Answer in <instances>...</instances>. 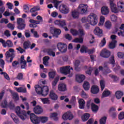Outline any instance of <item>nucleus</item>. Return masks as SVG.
<instances>
[{
  "label": "nucleus",
  "instance_id": "f257e3e1",
  "mask_svg": "<svg viewBox=\"0 0 124 124\" xmlns=\"http://www.w3.org/2000/svg\"><path fill=\"white\" fill-rule=\"evenodd\" d=\"M87 10L88 9L86 6L83 4H81L79 5L77 11L75 10L74 11L72 12V16L73 19H78L80 14H85Z\"/></svg>",
  "mask_w": 124,
  "mask_h": 124
},
{
  "label": "nucleus",
  "instance_id": "f03ea898",
  "mask_svg": "<svg viewBox=\"0 0 124 124\" xmlns=\"http://www.w3.org/2000/svg\"><path fill=\"white\" fill-rule=\"evenodd\" d=\"M15 112L16 115L22 121H25V120L27 119V116H28V115H30V116H31V111H28L27 113V111L21 110L20 107H16Z\"/></svg>",
  "mask_w": 124,
  "mask_h": 124
},
{
  "label": "nucleus",
  "instance_id": "7ed1b4c3",
  "mask_svg": "<svg viewBox=\"0 0 124 124\" xmlns=\"http://www.w3.org/2000/svg\"><path fill=\"white\" fill-rule=\"evenodd\" d=\"M35 90L38 94L42 96H47L49 93V87L47 86L41 87V86L38 85L37 87L35 88Z\"/></svg>",
  "mask_w": 124,
  "mask_h": 124
},
{
  "label": "nucleus",
  "instance_id": "20e7f679",
  "mask_svg": "<svg viewBox=\"0 0 124 124\" xmlns=\"http://www.w3.org/2000/svg\"><path fill=\"white\" fill-rule=\"evenodd\" d=\"M96 15L95 14H91L87 17L88 24H90L91 26H95L97 24V18H96Z\"/></svg>",
  "mask_w": 124,
  "mask_h": 124
},
{
  "label": "nucleus",
  "instance_id": "39448f33",
  "mask_svg": "<svg viewBox=\"0 0 124 124\" xmlns=\"http://www.w3.org/2000/svg\"><path fill=\"white\" fill-rule=\"evenodd\" d=\"M14 49L10 48L9 51H6L5 53V57L7 60H8L9 58H11L10 61H8V62H12L13 61V59L15 58V54H14Z\"/></svg>",
  "mask_w": 124,
  "mask_h": 124
},
{
  "label": "nucleus",
  "instance_id": "423d86ee",
  "mask_svg": "<svg viewBox=\"0 0 124 124\" xmlns=\"http://www.w3.org/2000/svg\"><path fill=\"white\" fill-rule=\"evenodd\" d=\"M57 46L58 50L61 53H65L67 51V46L64 43H58Z\"/></svg>",
  "mask_w": 124,
  "mask_h": 124
},
{
  "label": "nucleus",
  "instance_id": "0eeeda50",
  "mask_svg": "<svg viewBox=\"0 0 124 124\" xmlns=\"http://www.w3.org/2000/svg\"><path fill=\"white\" fill-rule=\"evenodd\" d=\"M17 29L20 31H23L25 30V28H26V24H25V20L22 18H18L17 19Z\"/></svg>",
  "mask_w": 124,
  "mask_h": 124
},
{
  "label": "nucleus",
  "instance_id": "6e6552de",
  "mask_svg": "<svg viewBox=\"0 0 124 124\" xmlns=\"http://www.w3.org/2000/svg\"><path fill=\"white\" fill-rule=\"evenodd\" d=\"M50 31L51 34L53 35V36L56 38H58L59 37V35H60L62 32L60 29L54 28V27H51L50 28Z\"/></svg>",
  "mask_w": 124,
  "mask_h": 124
},
{
  "label": "nucleus",
  "instance_id": "1a4fd4ad",
  "mask_svg": "<svg viewBox=\"0 0 124 124\" xmlns=\"http://www.w3.org/2000/svg\"><path fill=\"white\" fill-rule=\"evenodd\" d=\"M98 68L99 70L103 71V73L104 74V75H107V74L111 73V70H110L107 65H104V67L102 66H99Z\"/></svg>",
  "mask_w": 124,
  "mask_h": 124
},
{
  "label": "nucleus",
  "instance_id": "9d476101",
  "mask_svg": "<svg viewBox=\"0 0 124 124\" xmlns=\"http://www.w3.org/2000/svg\"><path fill=\"white\" fill-rule=\"evenodd\" d=\"M69 65L66 66H63L60 68V72L62 74H64V75H67L70 74V69H69Z\"/></svg>",
  "mask_w": 124,
  "mask_h": 124
},
{
  "label": "nucleus",
  "instance_id": "9b49d317",
  "mask_svg": "<svg viewBox=\"0 0 124 124\" xmlns=\"http://www.w3.org/2000/svg\"><path fill=\"white\" fill-rule=\"evenodd\" d=\"M74 117L73 114H72L71 112H67L62 115V118L63 120H64V121H67V120H69V121H71V120L73 119Z\"/></svg>",
  "mask_w": 124,
  "mask_h": 124
},
{
  "label": "nucleus",
  "instance_id": "f8f14e48",
  "mask_svg": "<svg viewBox=\"0 0 124 124\" xmlns=\"http://www.w3.org/2000/svg\"><path fill=\"white\" fill-rule=\"evenodd\" d=\"M30 119L31 123H32V124H40L39 117L36 116V115H35V114H34V113H31V114L30 115Z\"/></svg>",
  "mask_w": 124,
  "mask_h": 124
},
{
  "label": "nucleus",
  "instance_id": "ddd939ff",
  "mask_svg": "<svg viewBox=\"0 0 124 124\" xmlns=\"http://www.w3.org/2000/svg\"><path fill=\"white\" fill-rule=\"evenodd\" d=\"M108 114L109 116L112 119H116L117 118V113H116V108L112 107L109 108L108 110Z\"/></svg>",
  "mask_w": 124,
  "mask_h": 124
},
{
  "label": "nucleus",
  "instance_id": "4468645a",
  "mask_svg": "<svg viewBox=\"0 0 124 124\" xmlns=\"http://www.w3.org/2000/svg\"><path fill=\"white\" fill-rule=\"evenodd\" d=\"M59 10L62 14H67L69 12V9L64 4L60 6Z\"/></svg>",
  "mask_w": 124,
  "mask_h": 124
},
{
  "label": "nucleus",
  "instance_id": "2eb2a0df",
  "mask_svg": "<svg viewBox=\"0 0 124 124\" xmlns=\"http://www.w3.org/2000/svg\"><path fill=\"white\" fill-rule=\"evenodd\" d=\"M111 55V52L109 50L105 49H103L100 53L101 57L106 59L109 58Z\"/></svg>",
  "mask_w": 124,
  "mask_h": 124
},
{
  "label": "nucleus",
  "instance_id": "dca6fc26",
  "mask_svg": "<svg viewBox=\"0 0 124 124\" xmlns=\"http://www.w3.org/2000/svg\"><path fill=\"white\" fill-rule=\"evenodd\" d=\"M109 4L112 12H113V13H118L119 12V10L117 8V5L114 3L113 0H110Z\"/></svg>",
  "mask_w": 124,
  "mask_h": 124
},
{
  "label": "nucleus",
  "instance_id": "f3484780",
  "mask_svg": "<svg viewBox=\"0 0 124 124\" xmlns=\"http://www.w3.org/2000/svg\"><path fill=\"white\" fill-rule=\"evenodd\" d=\"M55 25H57L60 28H63L66 25L65 20H56L54 21Z\"/></svg>",
  "mask_w": 124,
  "mask_h": 124
},
{
  "label": "nucleus",
  "instance_id": "a211bd4d",
  "mask_svg": "<svg viewBox=\"0 0 124 124\" xmlns=\"http://www.w3.org/2000/svg\"><path fill=\"white\" fill-rule=\"evenodd\" d=\"M33 111L35 114L36 115H39L43 112V109L41 107V106L39 105H37L33 108Z\"/></svg>",
  "mask_w": 124,
  "mask_h": 124
},
{
  "label": "nucleus",
  "instance_id": "6ab92c4d",
  "mask_svg": "<svg viewBox=\"0 0 124 124\" xmlns=\"http://www.w3.org/2000/svg\"><path fill=\"white\" fill-rule=\"evenodd\" d=\"M91 93L93 94H97L99 93V87L97 85H93L91 88Z\"/></svg>",
  "mask_w": 124,
  "mask_h": 124
},
{
  "label": "nucleus",
  "instance_id": "aec40b11",
  "mask_svg": "<svg viewBox=\"0 0 124 124\" xmlns=\"http://www.w3.org/2000/svg\"><path fill=\"white\" fill-rule=\"evenodd\" d=\"M94 33L99 37H101V36L103 35L102 30L100 29L99 27H96L95 28L94 30Z\"/></svg>",
  "mask_w": 124,
  "mask_h": 124
},
{
  "label": "nucleus",
  "instance_id": "412c9836",
  "mask_svg": "<svg viewBox=\"0 0 124 124\" xmlns=\"http://www.w3.org/2000/svg\"><path fill=\"white\" fill-rule=\"evenodd\" d=\"M86 79V76L84 75H77L76 76V80L78 83H82Z\"/></svg>",
  "mask_w": 124,
  "mask_h": 124
},
{
  "label": "nucleus",
  "instance_id": "4be33fe9",
  "mask_svg": "<svg viewBox=\"0 0 124 124\" xmlns=\"http://www.w3.org/2000/svg\"><path fill=\"white\" fill-rule=\"evenodd\" d=\"M117 7L120 12H124V3L123 1H119L117 2Z\"/></svg>",
  "mask_w": 124,
  "mask_h": 124
},
{
  "label": "nucleus",
  "instance_id": "5701e85b",
  "mask_svg": "<svg viewBox=\"0 0 124 124\" xmlns=\"http://www.w3.org/2000/svg\"><path fill=\"white\" fill-rule=\"evenodd\" d=\"M102 15H108L109 14V8L107 6H103L101 9Z\"/></svg>",
  "mask_w": 124,
  "mask_h": 124
},
{
  "label": "nucleus",
  "instance_id": "b1692460",
  "mask_svg": "<svg viewBox=\"0 0 124 124\" xmlns=\"http://www.w3.org/2000/svg\"><path fill=\"white\" fill-rule=\"evenodd\" d=\"M49 97L52 99V100H58V98H59V96L55 93L54 91L51 90L49 93Z\"/></svg>",
  "mask_w": 124,
  "mask_h": 124
},
{
  "label": "nucleus",
  "instance_id": "393cba45",
  "mask_svg": "<svg viewBox=\"0 0 124 124\" xmlns=\"http://www.w3.org/2000/svg\"><path fill=\"white\" fill-rule=\"evenodd\" d=\"M81 63V62L79 60H76L74 63V68L76 71H80V68L79 67V65H80Z\"/></svg>",
  "mask_w": 124,
  "mask_h": 124
},
{
  "label": "nucleus",
  "instance_id": "a878e982",
  "mask_svg": "<svg viewBox=\"0 0 124 124\" xmlns=\"http://www.w3.org/2000/svg\"><path fill=\"white\" fill-rule=\"evenodd\" d=\"M58 90L59 92H65L66 91V85L63 83L60 84L58 85Z\"/></svg>",
  "mask_w": 124,
  "mask_h": 124
},
{
  "label": "nucleus",
  "instance_id": "bb28decb",
  "mask_svg": "<svg viewBox=\"0 0 124 124\" xmlns=\"http://www.w3.org/2000/svg\"><path fill=\"white\" fill-rule=\"evenodd\" d=\"M78 103L79 109H84L85 104H86V102L85 100H84L83 99H80L78 100Z\"/></svg>",
  "mask_w": 124,
  "mask_h": 124
},
{
  "label": "nucleus",
  "instance_id": "cd10ccee",
  "mask_svg": "<svg viewBox=\"0 0 124 124\" xmlns=\"http://www.w3.org/2000/svg\"><path fill=\"white\" fill-rule=\"evenodd\" d=\"M91 117V114L90 113H84L82 116H81V120L83 122H87Z\"/></svg>",
  "mask_w": 124,
  "mask_h": 124
},
{
  "label": "nucleus",
  "instance_id": "c85d7f7f",
  "mask_svg": "<svg viewBox=\"0 0 124 124\" xmlns=\"http://www.w3.org/2000/svg\"><path fill=\"white\" fill-rule=\"evenodd\" d=\"M31 45V43L30 41H25L23 43V48L25 50L30 49Z\"/></svg>",
  "mask_w": 124,
  "mask_h": 124
},
{
  "label": "nucleus",
  "instance_id": "c756f323",
  "mask_svg": "<svg viewBox=\"0 0 124 124\" xmlns=\"http://www.w3.org/2000/svg\"><path fill=\"white\" fill-rule=\"evenodd\" d=\"M11 117L13 119L15 124H19L20 121L19 120V118H18V117H17L16 115H15L14 113H11Z\"/></svg>",
  "mask_w": 124,
  "mask_h": 124
},
{
  "label": "nucleus",
  "instance_id": "7c9ffc66",
  "mask_svg": "<svg viewBox=\"0 0 124 124\" xmlns=\"http://www.w3.org/2000/svg\"><path fill=\"white\" fill-rule=\"evenodd\" d=\"M10 93H12V96L13 97V99L17 101V100H19V95H18V93L15 92H12V91H10Z\"/></svg>",
  "mask_w": 124,
  "mask_h": 124
},
{
  "label": "nucleus",
  "instance_id": "2f4dec72",
  "mask_svg": "<svg viewBox=\"0 0 124 124\" xmlns=\"http://www.w3.org/2000/svg\"><path fill=\"white\" fill-rule=\"evenodd\" d=\"M54 48H47L46 52L49 56H52V57H56V54L54 52Z\"/></svg>",
  "mask_w": 124,
  "mask_h": 124
},
{
  "label": "nucleus",
  "instance_id": "473e14b6",
  "mask_svg": "<svg viewBox=\"0 0 124 124\" xmlns=\"http://www.w3.org/2000/svg\"><path fill=\"white\" fill-rule=\"evenodd\" d=\"M98 106L95 104H94L93 103H91V109L93 111V112H94V113H96L97 111H98Z\"/></svg>",
  "mask_w": 124,
  "mask_h": 124
},
{
  "label": "nucleus",
  "instance_id": "72a5a7b5",
  "mask_svg": "<svg viewBox=\"0 0 124 124\" xmlns=\"http://www.w3.org/2000/svg\"><path fill=\"white\" fill-rule=\"evenodd\" d=\"M73 42L75 43H83L84 42V38L82 36H79V38L74 39Z\"/></svg>",
  "mask_w": 124,
  "mask_h": 124
},
{
  "label": "nucleus",
  "instance_id": "f704fd0d",
  "mask_svg": "<svg viewBox=\"0 0 124 124\" xmlns=\"http://www.w3.org/2000/svg\"><path fill=\"white\" fill-rule=\"evenodd\" d=\"M110 94H111V92L110 91L105 90L102 94V98H104V97H107L109 96Z\"/></svg>",
  "mask_w": 124,
  "mask_h": 124
},
{
  "label": "nucleus",
  "instance_id": "c9c22d12",
  "mask_svg": "<svg viewBox=\"0 0 124 124\" xmlns=\"http://www.w3.org/2000/svg\"><path fill=\"white\" fill-rule=\"evenodd\" d=\"M116 44H117V40L112 41V42L109 43L108 45L109 48L114 49V48H116Z\"/></svg>",
  "mask_w": 124,
  "mask_h": 124
},
{
  "label": "nucleus",
  "instance_id": "e433bc0d",
  "mask_svg": "<svg viewBox=\"0 0 124 124\" xmlns=\"http://www.w3.org/2000/svg\"><path fill=\"white\" fill-rule=\"evenodd\" d=\"M16 91L18 93H27V88L20 87L16 89Z\"/></svg>",
  "mask_w": 124,
  "mask_h": 124
},
{
  "label": "nucleus",
  "instance_id": "4c0bfd02",
  "mask_svg": "<svg viewBox=\"0 0 124 124\" xmlns=\"http://www.w3.org/2000/svg\"><path fill=\"white\" fill-rule=\"evenodd\" d=\"M70 32L74 36H77V35H79V31L78 30L77 31L76 29H71L70 30Z\"/></svg>",
  "mask_w": 124,
  "mask_h": 124
},
{
  "label": "nucleus",
  "instance_id": "58836bf2",
  "mask_svg": "<svg viewBox=\"0 0 124 124\" xmlns=\"http://www.w3.org/2000/svg\"><path fill=\"white\" fill-rule=\"evenodd\" d=\"M83 87L85 91H89L90 90V83L88 81H85Z\"/></svg>",
  "mask_w": 124,
  "mask_h": 124
},
{
  "label": "nucleus",
  "instance_id": "ea45409f",
  "mask_svg": "<svg viewBox=\"0 0 124 124\" xmlns=\"http://www.w3.org/2000/svg\"><path fill=\"white\" fill-rule=\"evenodd\" d=\"M115 95L117 99H121L122 98V96L124 95V93L121 91H117L115 93Z\"/></svg>",
  "mask_w": 124,
  "mask_h": 124
},
{
  "label": "nucleus",
  "instance_id": "a19ab883",
  "mask_svg": "<svg viewBox=\"0 0 124 124\" xmlns=\"http://www.w3.org/2000/svg\"><path fill=\"white\" fill-rule=\"evenodd\" d=\"M48 121V117L45 116H40L39 117V122H42V124H45Z\"/></svg>",
  "mask_w": 124,
  "mask_h": 124
},
{
  "label": "nucleus",
  "instance_id": "79ce46f5",
  "mask_svg": "<svg viewBox=\"0 0 124 124\" xmlns=\"http://www.w3.org/2000/svg\"><path fill=\"white\" fill-rule=\"evenodd\" d=\"M59 80H60V77H56L54 78V80L51 83L52 87H56Z\"/></svg>",
  "mask_w": 124,
  "mask_h": 124
},
{
  "label": "nucleus",
  "instance_id": "37998d69",
  "mask_svg": "<svg viewBox=\"0 0 124 124\" xmlns=\"http://www.w3.org/2000/svg\"><path fill=\"white\" fill-rule=\"evenodd\" d=\"M39 10H40V7H39V6H36L31 9L30 12L33 13L35 12V11H38Z\"/></svg>",
  "mask_w": 124,
  "mask_h": 124
},
{
  "label": "nucleus",
  "instance_id": "c03bdc74",
  "mask_svg": "<svg viewBox=\"0 0 124 124\" xmlns=\"http://www.w3.org/2000/svg\"><path fill=\"white\" fill-rule=\"evenodd\" d=\"M1 108H7L8 106V103L6 100H4L0 104Z\"/></svg>",
  "mask_w": 124,
  "mask_h": 124
},
{
  "label": "nucleus",
  "instance_id": "a18cd8bd",
  "mask_svg": "<svg viewBox=\"0 0 124 124\" xmlns=\"http://www.w3.org/2000/svg\"><path fill=\"white\" fill-rule=\"evenodd\" d=\"M78 35L79 36H84V35H86V31L83 29H79Z\"/></svg>",
  "mask_w": 124,
  "mask_h": 124
},
{
  "label": "nucleus",
  "instance_id": "49530a36",
  "mask_svg": "<svg viewBox=\"0 0 124 124\" xmlns=\"http://www.w3.org/2000/svg\"><path fill=\"white\" fill-rule=\"evenodd\" d=\"M56 71H51L48 73V76L50 79H54L56 76Z\"/></svg>",
  "mask_w": 124,
  "mask_h": 124
},
{
  "label": "nucleus",
  "instance_id": "de8ad7c7",
  "mask_svg": "<svg viewBox=\"0 0 124 124\" xmlns=\"http://www.w3.org/2000/svg\"><path fill=\"white\" fill-rule=\"evenodd\" d=\"M100 86L101 87V91H103L105 89V81L103 80H100Z\"/></svg>",
  "mask_w": 124,
  "mask_h": 124
},
{
  "label": "nucleus",
  "instance_id": "09e8293b",
  "mask_svg": "<svg viewBox=\"0 0 124 124\" xmlns=\"http://www.w3.org/2000/svg\"><path fill=\"white\" fill-rule=\"evenodd\" d=\"M16 79H17V80H19L20 81L23 80L24 79V74H23L22 73H18L16 77Z\"/></svg>",
  "mask_w": 124,
  "mask_h": 124
},
{
  "label": "nucleus",
  "instance_id": "8fccbe9b",
  "mask_svg": "<svg viewBox=\"0 0 124 124\" xmlns=\"http://www.w3.org/2000/svg\"><path fill=\"white\" fill-rule=\"evenodd\" d=\"M57 116L58 113L57 112H53L50 115L51 118H54V121H58L59 120V118Z\"/></svg>",
  "mask_w": 124,
  "mask_h": 124
},
{
  "label": "nucleus",
  "instance_id": "3c124183",
  "mask_svg": "<svg viewBox=\"0 0 124 124\" xmlns=\"http://www.w3.org/2000/svg\"><path fill=\"white\" fill-rule=\"evenodd\" d=\"M88 47H87L86 46H82L81 48H80V52L81 53H88Z\"/></svg>",
  "mask_w": 124,
  "mask_h": 124
},
{
  "label": "nucleus",
  "instance_id": "603ef678",
  "mask_svg": "<svg viewBox=\"0 0 124 124\" xmlns=\"http://www.w3.org/2000/svg\"><path fill=\"white\" fill-rule=\"evenodd\" d=\"M106 120H107V117L106 116L101 118L100 120V124H106Z\"/></svg>",
  "mask_w": 124,
  "mask_h": 124
},
{
  "label": "nucleus",
  "instance_id": "864d4df0",
  "mask_svg": "<svg viewBox=\"0 0 124 124\" xmlns=\"http://www.w3.org/2000/svg\"><path fill=\"white\" fill-rule=\"evenodd\" d=\"M7 27L8 29L11 30V31H14V29H15V25L11 23H8L7 25Z\"/></svg>",
  "mask_w": 124,
  "mask_h": 124
},
{
  "label": "nucleus",
  "instance_id": "5fc2aeb1",
  "mask_svg": "<svg viewBox=\"0 0 124 124\" xmlns=\"http://www.w3.org/2000/svg\"><path fill=\"white\" fill-rule=\"evenodd\" d=\"M111 26L112 24H111V22L109 21H107L105 24V27L108 30L111 28Z\"/></svg>",
  "mask_w": 124,
  "mask_h": 124
},
{
  "label": "nucleus",
  "instance_id": "6e6d98bb",
  "mask_svg": "<svg viewBox=\"0 0 124 124\" xmlns=\"http://www.w3.org/2000/svg\"><path fill=\"white\" fill-rule=\"evenodd\" d=\"M41 99L44 104H49V103H50V102L49 101V98H41Z\"/></svg>",
  "mask_w": 124,
  "mask_h": 124
},
{
  "label": "nucleus",
  "instance_id": "4d7b16f0",
  "mask_svg": "<svg viewBox=\"0 0 124 124\" xmlns=\"http://www.w3.org/2000/svg\"><path fill=\"white\" fill-rule=\"evenodd\" d=\"M4 34L5 35V36H6V37H10V36H11L10 31H9L8 30H6L5 31H4Z\"/></svg>",
  "mask_w": 124,
  "mask_h": 124
},
{
  "label": "nucleus",
  "instance_id": "13d9d810",
  "mask_svg": "<svg viewBox=\"0 0 124 124\" xmlns=\"http://www.w3.org/2000/svg\"><path fill=\"white\" fill-rule=\"evenodd\" d=\"M106 44V39L105 38H103V39L101 40V43H100V46L101 47H104L105 46Z\"/></svg>",
  "mask_w": 124,
  "mask_h": 124
},
{
  "label": "nucleus",
  "instance_id": "bf43d9fd",
  "mask_svg": "<svg viewBox=\"0 0 124 124\" xmlns=\"http://www.w3.org/2000/svg\"><path fill=\"white\" fill-rule=\"evenodd\" d=\"M109 62L111 63V64H112L114 65L115 64V57L114 56H112L110 58H109Z\"/></svg>",
  "mask_w": 124,
  "mask_h": 124
},
{
  "label": "nucleus",
  "instance_id": "052dcab7",
  "mask_svg": "<svg viewBox=\"0 0 124 124\" xmlns=\"http://www.w3.org/2000/svg\"><path fill=\"white\" fill-rule=\"evenodd\" d=\"M24 12L25 13H28L30 11V8L29 6L27 5H24L23 6Z\"/></svg>",
  "mask_w": 124,
  "mask_h": 124
},
{
  "label": "nucleus",
  "instance_id": "680f3d73",
  "mask_svg": "<svg viewBox=\"0 0 124 124\" xmlns=\"http://www.w3.org/2000/svg\"><path fill=\"white\" fill-rule=\"evenodd\" d=\"M6 42L8 47H11L13 46V43H12V41H11V40H8L6 41Z\"/></svg>",
  "mask_w": 124,
  "mask_h": 124
},
{
  "label": "nucleus",
  "instance_id": "e2e57ef3",
  "mask_svg": "<svg viewBox=\"0 0 124 124\" xmlns=\"http://www.w3.org/2000/svg\"><path fill=\"white\" fill-rule=\"evenodd\" d=\"M119 120H122L124 119V112H121L118 116Z\"/></svg>",
  "mask_w": 124,
  "mask_h": 124
},
{
  "label": "nucleus",
  "instance_id": "0e129e2a",
  "mask_svg": "<svg viewBox=\"0 0 124 124\" xmlns=\"http://www.w3.org/2000/svg\"><path fill=\"white\" fill-rule=\"evenodd\" d=\"M8 19L5 18H2L0 21V24H3V23H5V24H8Z\"/></svg>",
  "mask_w": 124,
  "mask_h": 124
},
{
  "label": "nucleus",
  "instance_id": "69168bd1",
  "mask_svg": "<svg viewBox=\"0 0 124 124\" xmlns=\"http://www.w3.org/2000/svg\"><path fill=\"white\" fill-rule=\"evenodd\" d=\"M65 38L70 41L72 39V36L70 34L67 33L65 35Z\"/></svg>",
  "mask_w": 124,
  "mask_h": 124
},
{
  "label": "nucleus",
  "instance_id": "338daca9",
  "mask_svg": "<svg viewBox=\"0 0 124 124\" xmlns=\"http://www.w3.org/2000/svg\"><path fill=\"white\" fill-rule=\"evenodd\" d=\"M16 50L18 51L20 54H23L24 52H26V50L22 48V47H21L20 46H19L18 48H16Z\"/></svg>",
  "mask_w": 124,
  "mask_h": 124
},
{
  "label": "nucleus",
  "instance_id": "774afa93",
  "mask_svg": "<svg viewBox=\"0 0 124 124\" xmlns=\"http://www.w3.org/2000/svg\"><path fill=\"white\" fill-rule=\"evenodd\" d=\"M53 3L54 4V7L55 8H58V6H59V4L60 2L58 1V0H54L53 1Z\"/></svg>",
  "mask_w": 124,
  "mask_h": 124
}]
</instances>
